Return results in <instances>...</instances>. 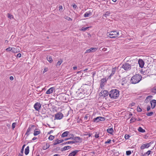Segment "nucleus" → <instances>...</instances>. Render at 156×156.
<instances>
[{
  "label": "nucleus",
  "instance_id": "obj_24",
  "mask_svg": "<svg viewBox=\"0 0 156 156\" xmlns=\"http://www.w3.org/2000/svg\"><path fill=\"white\" fill-rule=\"evenodd\" d=\"M13 49H15V48H14L9 47L6 49V50L7 51H11V50H12V52H14L15 51Z\"/></svg>",
  "mask_w": 156,
  "mask_h": 156
},
{
  "label": "nucleus",
  "instance_id": "obj_38",
  "mask_svg": "<svg viewBox=\"0 0 156 156\" xmlns=\"http://www.w3.org/2000/svg\"><path fill=\"white\" fill-rule=\"evenodd\" d=\"M25 144H24L23 145L22 147V149L21 150V151H20V152L21 153L23 154V151H24V148L25 147Z\"/></svg>",
  "mask_w": 156,
  "mask_h": 156
},
{
  "label": "nucleus",
  "instance_id": "obj_14",
  "mask_svg": "<svg viewBox=\"0 0 156 156\" xmlns=\"http://www.w3.org/2000/svg\"><path fill=\"white\" fill-rule=\"evenodd\" d=\"M101 94H102V96L104 97L107 96L109 94L108 91L106 90H102L101 92Z\"/></svg>",
  "mask_w": 156,
  "mask_h": 156
},
{
  "label": "nucleus",
  "instance_id": "obj_43",
  "mask_svg": "<svg viewBox=\"0 0 156 156\" xmlns=\"http://www.w3.org/2000/svg\"><path fill=\"white\" fill-rule=\"evenodd\" d=\"M153 114V112H151L147 113V115L148 116H151Z\"/></svg>",
  "mask_w": 156,
  "mask_h": 156
},
{
  "label": "nucleus",
  "instance_id": "obj_61",
  "mask_svg": "<svg viewBox=\"0 0 156 156\" xmlns=\"http://www.w3.org/2000/svg\"><path fill=\"white\" fill-rule=\"evenodd\" d=\"M37 139V138L36 137H34L32 139V140H36Z\"/></svg>",
  "mask_w": 156,
  "mask_h": 156
},
{
  "label": "nucleus",
  "instance_id": "obj_25",
  "mask_svg": "<svg viewBox=\"0 0 156 156\" xmlns=\"http://www.w3.org/2000/svg\"><path fill=\"white\" fill-rule=\"evenodd\" d=\"M29 152V146H27V147L25 148V154L26 155H27Z\"/></svg>",
  "mask_w": 156,
  "mask_h": 156
},
{
  "label": "nucleus",
  "instance_id": "obj_22",
  "mask_svg": "<svg viewBox=\"0 0 156 156\" xmlns=\"http://www.w3.org/2000/svg\"><path fill=\"white\" fill-rule=\"evenodd\" d=\"M106 82V80L105 79L103 78L101 80V86L103 87L104 86L105 83Z\"/></svg>",
  "mask_w": 156,
  "mask_h": 156
},
{
  "label": "nucleus",
  "instance_id": "obj_53",
  "mask_svg": "<svg viewBox=\"0 0 156 156\" xmlns=\"http://www.w3.org/2000/svg\"><path fill=\"white\" fill-rule=\"evenodd\" d=\"M151 109V107L149 105H148L147 107V111H149Z\"/></svg>",
  "mask_w": 156,
  "mask_h": 156
},
{
  "label": "nucleus",
  "instance_id": "obj_19",
  "mask_svg": "<svg viewBox=\"0 0 156 156\" xmlns=\"http://www.w3.org/2000/svg\"><path fill=\"white\" fill-rule=\"evenodd\" d=\"M50 147V145L48 143H45V144L42 147V149L44 150H45L47 149L48 148Z\"/></svg>",
  "mask_w": 156,
  "mask_h": 156
},
{
  "label": "nucleus",
  "instance_id": "obj_12",
  "mask_svg": "<svg viewBox=\"0 0 156 156\" xmlns=\"http://www.w3.org/2000/svg\"><path fill=\"white\" fill-rule=\"evenodd\" d=\"M138 62L140 67L142 68L144 67V62L142 59H139L138 60Z\"/></svg>",
  "mask_w": 156,
  "mask_h": 156
},
{
  "label": "nucleus",
  "instance_id": "obj_63",
  "mask_svg": "<svg viewBox=\"0 0 156 156\" xmlns=\"http://www.w3.org/2000/svg\"><path fill=\"white\" fill-rule=\"evenodd\" d=\"M41 113L42 115L44 114H45V112L43 111H42L41 112Z\"/></svg>",
  "mask_w": 156,
  "mask_h": 156
},
{
  "label": "nucleus",
  "instance_id": "obj_39",
  "mask_svg": "<svg viewBox=\"0 0 156 156\" xmlns=\"http://www.w3.org/2000/svg\"><path fill=\"white\" fill-rule=\"evenodd\" d=\"M89 117V115L87 114L84 117V119L85 120H89V119H88V118Z\"/></svg>",
  "mask_w": 156,
  "mask_h": 156
},
{
  "label": "nucleus",
  "instance_id": "obj_34",
  "mask_svg": "<svg viewBox=\"0 0 156 156\" xmlns=\"http://www.w3.org/2000/svg\"><path fill=\"white\" fill-rule=\"evenodd\" d=\"M62 59H60V61H58L57 62L56 65V66H59L61 64V63H62Z\"/></svg>",
  "mask_w": 156,
  "mask_h": 156
},
{
  "label": "nucleus",
  "instance_id": "obj_27",
  "mask_svg": "<svg viewBox=\"0 0 156 156\" xmlns=\"http://www.w3.org/2000/svg\"><path fill=\"white\" fill-rule=\"evenodd\" d=\"M100 117H98L94 119L93 121L94 122H97L100 121Z\"/></svg>",
  "mask_w": 156,
  "mask_h": 156
},
{
  "label": "nucleus",
  "instance_id": "obj_37",
  "mask_svg": "<svg viewBox=\"0 0 156 156\" xmlns=\"http://www.w3.org/2000/svg\"><path fill=\"white\" fill-rule=\"evenodd\" d=\"M90 27H82L81 30L83 31H85L87 30L89 28H90Z\"/></svg>",
  "mask_w": 156,
  "mask_h": 156
},
{
  "label": "nucleus",
  "instance_id": "obj_60",
  "mask_svg": "<svg viewBox=\"0 0 156 156\" xmlns=\"http://www.w3.org/2000/svg\"><path fill=\"white\" fill-rule=\"evenodd\" d=\"M53 132V130H51L49 132H48V134H50L51 133H52Z\"/></svg>",
  "mask_w": 156,
  "mask_h": 156
},
{
  "label": "nucleus",
  "instance_id": "obj_57",
  "mask_svg": "<svg viewBox=\"0 0 156 156\" xmlns=\"http://www.w3.org/2000/svg\"><path fill=\"white\" fill-rule=\"evenodd\" d=\"M14 79L13 77L12 76H10V79L11 80H13Z\"/></svg>",
  "mask_w": 156,
  "mask_h": 156
},
{
  "label": "nucleus",
  "instance_id": "obj_51",
  "mask_svg": "<svg viewBox=\"0 0 156 156\" xmlns=\"http://www.w3.org/2000/svg\"><path fill=\"white\" fill-rule=\"evenodd\" d=\"M63 9L62 6V5H60L59 6V11H62Z\"/></svg>",
  "mask_w": 156,
  "mask_h": 156
},
{
  "label": "nucleus",
  "instance_id": "obj_32",
  "mask_svg": "<svg viewBox=\"0 0 156 156\" xmlns=\"http://www.w3.org/2000/svg\"><path fill=\"white\" fill-rule=\"evenodd\" d=\"M91 13L90 12H86L84 15V16L85 17H87L89 16L90 15Z\"/></svg>",
  "mask_w": 156,
  "mask_h": 156
},
{
  "label": "nucleus",
  "instance_id": "obj_10",
  "mask_svg": "<svg viewBox=\"0 0 156 156\" xmlns=\"http://www.w3.org/2000/svg\"><path fill=\"white\" fill-rule=\"evenodd\" d=\"M150 103L151 104V108L154 109L156 105V100L153 99L150 101Z\"/></svg>",
  "mask_w": 156,
  "mask_h": 156
},
{
  "label": "nucleus",
  "instance_id": "obj_46",
  "mask_svg": "<svg viewBox=\"0 0 156 156\" xmlns=\"http://www.w3.org/2000/svg\"><path fill=\"white\" fill-rule=\"evenodd\" d=\"M111 141V140L110 139H108L106 141H105V144H110Z\"/></svg>",
  "mask_w": 156,
  "mask_h": 156
},
{
  "label": "nucleus",
  "instance_id": "obj_30",
  "mask_svg": "<svg viewBox=\"0 0 156 156\" xmlns=\"http://www.w3.org/2000/svg\"><path fill=\"white\" fill-rule=\"evenodd\" d=\"M122 81L121 84L123 86L126 83V78L125 77L123 78L122 79Z\"/></svg>",
  "mask_w": 156,
  "mask_h": 156
},
{
  "label": "nucleus",
  "instance_id": "obj_20",
  "mask_svg": "<svg viewBox=\"0 0 156 156\" xmlns=\"http://www.w3.org/2000/svg\"><path fill=\"white\" fill-rule=\"evenodd\" d=\"M107 132L110 134H112L114 132L112 128L108 129L106 130Z\"/></svg>",
  "mask_w": 156,
  "mask_h": 156
},
{
  "label": "nucleus",
  "instance_id": "obj_41",
  "mask_svg": "<svg viewBox=\"0 0 156 156\" xmlns=\"http://www.w3.org/2000/svg\"><path fill=\"white\" fill-rule=\"evenodd\" d=\"M142 111V109L140 108V107H139L138 106L137 108V111L138 112H141Z\"/></svg>",
  "mask_w": 156,
  "mask_h": 156
},
{
  "label": "nucleus",
  "instance_id": "obj_49",
  "mask_svg": "<svg viewBox=\"0 0 156 156\" xmlns=\"http://www.w3.org/2000/svg\"><path fill=\"white\" fill-rule=\"evenodd\" d=\"M150 100H150H149V99L148 98H146L145 101V102L146 103H147L149 102V101Z\"/></svg>",
  "mask_w": 156,
  "mask_h": 156
},
{
  "label": "nucleus",
  "instance_id": "obj_44",
  "mask_svg": "<svg viewBox=\"0 0 156 156\" xmlns=\"http://www.w3.org/2000/svg\"><path fill=\"white\" fill-rule=\"evenodd\" d=\"M16 122L13 123L12 124V129H14L16 125Z\"/></svg>",
  "mask_w": 156,
  "mask_h": 156
},
{
  "label": "nucleus",
  "instance_id": "obj_59",
  "mask_svg": "<svg viewBox=\"0 0 156 156\" xmlns=\"http://www.w3.org/2000/svg\"><path fill=\"white\" fill-rule=\"evenodd\" d=\"M71 138H70L69 137V138H66L64 140H65V141H66V140H71Z\"/></svg>",
  "mask_w": 156,
  "mask_h": 156
},
{
  "label": "nucleus",
  "instance_id": "obj_50",
  "mask_svg": "<svg viewBox=\"0 0 156 156\" xmlns=\"http://www.w3.org/2000/svg\"><path fill=\"white\" fill-rule=\"evenodd\" d=\"M100 119H100V121H104L105 120V119L104 117H100Z\"/></svg>",
  "mask_w": 156,
  "mask_h": 156
},
{
  "label": "nucleus",
  "instance_id": "obj_26",
  "mask_svg": "<svg viewBox=\"0 0 156 156\" xmlns=\"http://www.w3.org/2000/svg\"><path fill=\"white\" fill-rule=\"evenodd\" d=\"M47 59L50 63H52L53 62V59L51 56H48Z\"/></svg>",
  "mask_w": 156,
  "mask_h": 156
},
{
  "label": "nucleus",
  "instance_id": "obj_16",
  "mask_svg": "<svg viewBox=\"0 0 156 156\" xmlns=\"http://www.w3.org/2000/svg\"><path fill=\"white\" fill-rule=\"evenodd\" d=\"M116 70V68L114 67L113 68L112 70V73L109 76L108 78H110L111 77L113 76L115 73Z\"/></svg>",
  "mask_w": 156,
  "mask_h": 156
},
{
  "label": "nucleus",
  "instance_id": "obj_7",
  "mask_svg": "<svg viewBox=\"0 0 156 156\" xmlns=\"http://www.w3.org/2000/svg\"><path fill=\"white\" fill-rule=\"evenodd\" d=\"M63 116V114L61 112H58L55 115V117L57 119H62Z\"/></svg>",
  "mask_w": 156,
  "mask_h": 156
},
{
  "label": "nucleus",
  "instance_id": "obj_6",
  "mask_svg": "<svg viewBox=\"0 0 156 156\" xmlns=\"http://www.w3.org/2000/svg\"><path fill=\"white\" fill-rule=\"evenodd\" d=\"M35 126L34 125H32L31 126H30L28 128L25 135H27V136H28L30 134L29 133L30 132L31 133V132L34 130L33 128Z\"/></svg>",
  "mask_w": 156,
  "mask_h": 156
},
{
  "label": "nucleus",
  "instance_id": "obj_62",
  "mask_svg": "<svg viewBox=\"0 0 156 156\" xmlns=\"http://www.w3.org/2000/svg\"><path fill=\"white\" fill-rule=\"evenodd\" d=\"M73 69L74 70H76L77 69V67L76 66H74L73 67Z\"/></svg>",
  "mask_w": 156,
  "mask_h": 156
},
{
  "label": "nucleus",
  "instance_id": "obj_48",
  "mask_svg": "<svg viewBox=\"0 0 156 156\" xmlns=\"http://www.w3.org/2000/svg\"><path fill=\"white\" fill-rule=\"evenodd\" d=\"M69 136H71L70 137V138H71V140H72L73 138H74V135L73 134H70Z\"/></svg>",
  "mask_w": 156,
  "mask_h": 156
},
{
  "label": "nucleus",
  "instance_id": "obj_40",
  "mask_svg": "<svg viewBox=\"0 0 156 156\" xmlns=\"http://www.w3.org/2000/svg\"><path fill=\"white\" fill-rule=\"evenodd\" d=\"M131 153V151H126V154L127 156L130 155Z\"/></svg>",
  "mask_w": 156,
  "mask_h": 156
},
{
  "label": "nucleus",
  "instance_id": "obj_2",
  "mask_svg": "<svg viewBox=\"0 0 156 156\" xmlns=\"http://www.w3.org/2000/svg\"><path fill=\"white\" fill-rule=\"evenodd\" d=\"M119 90L115 89H112L109 92V96L111 98L116 99L119 96Z\"/></svg>",
  "mask_w": 156,
  "mask_h": 156
},
{
  "label": "nucleus",
  "instance_id": "obj_18",
  "mask_svg": "<svg viewBox=\"0 0 156 156\" xmlns=\"http://www.w3.org/2000/svg\"><path fill=\"white\" fill-rule=\"evenodd\" d=\"M64 141V140H59L58 139H57L56 140V142L57 141V142H54L53 144L54 145H56L57 144H60V143L63 142Z\"/></svg>",
  "mask_w": 156,
  "mask_h": 156
},
{
  "label": "nucleus",
  "instance_id": "obj_55",
  "mask_svg": "<svg viewBox=\"0 0 156 156\" xmlns=\"http://www.w3.org/2000/svg\"><path fill=\"white\" fill-rule=\"evenodd\" d=\"M73 8H74V9H76V8L77 7V6L75 4H74L73 5Z\"/></svg>",
  "mask_w": 156,
  "mask_h": 156
},
{
  "label": "nucleus",
  "instance_id": "obj_4",
  "mask_svg": "<svg viewBox=\"0 0 156 156\" xmlns=\"http://www.w3.org/2000/svg\"><path fill=\"white\" fill-rule=\"evenodd\" d=\"M137 64V63H134V65H132L128 63L125 62L122 64L121 68L124 69L125 70L128 71L131 69L132 66Z\"/></svg>",
  "mask_w": 156,
  "mask_h": 156
},
{
  "label": "nucleus",
  "instance_id": "obj_28",
  "mask_svg": "<svg viewBox=\"0 0 156 156\" xmlns=\"http://www.w3.org/2000/svg\"><path fill=\"white\" fill-rule=\"evenodd\" d=\"M138 130L140 132H141V133H144L145 132V130L143 129L141 127H139L138 129Z\"/></svg>",
  "mask_w": 156,
  "mask_h": 156
},
{
  "label": "nucleus",
  "instance_id": "obj_52",
  "mask_svg": "<svg viewBox=\"0 0 156 156\" xmlns=\"http://www.w3.org/2000/svg\"><path fill=\"white\" fill-rule=\"evenodd\" d=\"M16 56H17V57L20 58L21 57V54L19 53Z\"/></svg>",
  "mask_w": 156,
  "mask_h": 156
},
{
  "label": "nucleus",
  "instance_id": "obj_23",
  "mask_svg": "<svg viewBox=\"0 0 156 156\" xmlns=\"http://www.w3.org/2000/svg\"><path fill=\"white\" fill-rule=\"evenodd\" d=\"M69 133V132L67 131H65L61 135V137H63L67 136L68 135Z\"/></svg>",
  "mask_w": 156,
  "mask_h": 156
},
{
  "label": "nucleus",
  "instance_id": "obj_36",
  "mask_svg": "<svg viewBox=\"0 0 156 156\" xmlns=\"http://www.w3.org/2000/svg\"><path fill=\"white\" fill-rule=\"evenodd\" d=\"M55 138L54 136L51 135L49 136L48 137V139L49 140H52L54 139Z\"/></svg>",
  "mask_w": 156,
  "mask_h": 156
},
{
  "label": "nucleus",
  "instance_id": "obj_15",
  "mask_svg": "<svg viewBox=\"0 0 156 156\" xmlns=\"http://www.w3.org/2000/svg\"><path fill=\"white\" fill-rule=\"evenodd\" d=\"M79 151V150H78L74 151L70 153L68 155V156H76L77 153H78Z\"/></svg>",
  "mask_w": 156,
  "mask_h": 156
},
{
  "label": "nucleus",
  "instance_id": "obj_5",
  "mask_svg": "<svg viewBox=\"0 0 156 156\" xmlns=\"http://www.w3.org/2000/svg\"><path fill=\"white\" fill-rule=\"evenodd\" d=\"M81 138H80V137L79 136H76L75 137L73 138L72 141L73 142V144H75L76 143H78L81 141Z\"/></svg>",
  "mask_w": 156,
  "mask_h": 156
},
{
  "label": "nucleus",
  "instance_id": "obj_33",
  "mask_svg": "<svg viewBox=\"0 0 156 156\" xmlns=\"http://www.w3.org/2000/svg\"><path fill=\"white\" fill-rule=\"evenodd\" d=\"M73 142L72 141H67L66 142H65V143H63L62 144V145H65V144H73Z\"/></svg>",
  "mask_w": 156,
  "mask_h": 156
},
{
  "label": "nucleus",
  "instance_id": "obj_3",
  "mask_svg": "<svg viewBox=\"0 0 156 156\" xmlns=\"http://www.w3.org/2000/svg\"><path fill=\"white\" fill-rule=\"evenodd\" d=\"M107 35V36L109 37L110 38H114L118 37L119 34L118 30H115L110 31L109 32H108Z\"/></svg>",
  "mask_w": 156,
  "mask_h": 156
},
{
  "label": "nucleus",
  "instance_id": "obj_56",
  "mask_svg": "<svg viewBox=\"0 0 156 156\" xmlns=\"http://www.w3.org/2000/svg\"><path fill=\"white\" fill-rule=\"evenodd\" d=\"M135 105V103L134 102H133L130 105L131 106H134Z\"/></svg>",
  "mask_w": 156,
  "mask_h": 156
},
{
  "label": "nucleus",
  "instance_id": "obj_58",
  "mask_svg": "<svg viewBox=\"0 0 156 156\" xmlns=\"http://www.w3.org/2000/svg\"><path fill=\"white\" fill-rule=\"evenodd\" d=\"M99 137V135L97 134H96L95 136V137L96 138H98Z\"/></svg>",
  "mask_w": 156,
  "mask_h": 156
},
{
  "label": "nucleus",
  "instance_id": "obj_17",
  "mask_svg": "<svg viewBox=\"0 0 156 156\" xmlns=\"http://www.w3.org/2000/svg\"><path fill=\"white\" fill-rule=\"evenodd\" d=\"M39 129H35L34 131V135L35 136H36L38 135L41 132L40 130L39 131H37V130H38Z\"/></svg>",
  "mask_w": 156,
  "mask_h": 156
},
{
  "label": "nucleus",
  "instance_id": "obj_21",
  "mask_svg": "<svg viewBox=\"0 0 156 156\" xmlns=\"http://www.w3.org/2000/svg\"><path fill=\"white\" fill-rule=\"evenodd\" d=\"M71 148V146H66L63 147V148H62L61 149V151H65L66 150L69 149H70Z\"/></svg>",
  "mask_w": 156,
  "mask_h": 156
},
{
  "label": "nucleus",
  "instance_id": "obj_47",
  "mask_svg": "<svg viewBox=\"0 0 156 156\" xmlns=\"http://www.w3.org/2000/svg\"><path fill=\"white\" fill-rule=\"evenodd\" d=\"M136 119L134 118H132L130 121L131 122H133L136 120Z\"/></svg>",
  "mask_w": 156,
  "mask_h": 156
},
{
  "label": "nucleus",
  "instance_id": "obj_29",
  "mask_svg": "<svg viewBox=\"0 0 156 156\" xmlns=\"http://www.w3.org/2000/svg\"><path fill=\"white\" fill-rule=\"evenodd\" d=\"M151 153H152V152L150 150H149L147 151L144 154H143L142 155L143 156H145L146 155H149V154H150Z\"/></svg>",
  "mask_w": 156,
  "mask_h": 156
},
{
  "label": "nucleus",
  "instance_id": "obj_35",
  "mask_svg": "<svg viewBox=\"0 0 156 156\" xmlns=\"http://www.w3.org/2000/svg\"><path fill=\"white\" fill-rule=\"evenodd\" d=\"M110 12H109L107 11L103 15V16L105 17H106L107 16H109Z\"/></svg>",
  "mask_w": 156,
  "mask_h": 156
},
{
  "label": "nucleus",
  "instance_id": "obj_11",
  "mask_svg": "<svg viewBox=\"0 0 156 156\" xmlns=\"http://www.w3.org/2000/svg\"><path fill=\"white\" fill-rule=\"evenodd\" d=\"M97 50L96 48H91L86 50V53L94 52Z\"/></svg>",
  "mask_w": 156,
  "mask_h": 156
},
{
  "label": "nucleus",
  "instance_id": "obj_64",
  "mask_svg": "<svg viewBox=\"0 0 156 156\" xmlns=\"http://www.w3.org/2000/svg\"><path fill=\"white\" fill-rule=\"evenodd\" d=\"M54 156H60V155L59 154H56L54 155Z\"/></svg>",
  "mask_w": 156,
  "mask_h": 156
},
{
  "label": "nucleus",
  "instance_id": "obj_9",
  "mask_svg": "<svg viewBox=\"0 0 156 156\" xmlns=\"http://www.w3.org/2000/svg\"><path fill=\"white\" fill-rule=\"evenodd\" d=\"M151 143H146L142 144L140 147L141 149L143 150L145 148H147L150 146Z\"/></svg>",
  "mask_w": 156,
  "mask_h": 156
},
{
  "label": "nucleus",
  "instance_id": "obj_13",
  "mask_svg": "<svg viewBox=\"0 0 156 156\" xmlns=\"http://www.w3.org/2000/svg\"><path fill=\"white\" fill-rule=\"evenodd\" d=\"M55 88L54 87H51L46 92L47 94H50L52 93L54 90H55Z\"/></svg>",
  "mask_w": 156,
  "mask_h": 156
},
{
  "label": "nucleus",
  "instance_id": "obj_8",
  "mask_svg": "<svg viewBox=\"0 0 156 156\" xmlns=\"http://www.w3.org/2000/svg\"><path fill=\"white\" fill-rule=\"evenodd\" d=\"M41 107V104L39 102H37L35 103L34 105V107L35 108L36 110L38 111L40 109V108Z\"/></svg>",
  "mask_w": 156,
  "mask_h": 156
},
{
  "label": "nucleus",
  "instance_id": "obj_1",
  "mask_svg": "<svg viewBox=\"0 0 156 156\" xmlns=\"http://www.w3.org/2000/svg\"><path fill=\"white\" fill-rule=\"evenodd\" d=\"M142 77L141 75L139 74H136L131 78L130 82L131 83L135 84L138 83L141 80Z\"/></svg>",
  "mask_w": 156,
  "mask_h": 156
},
{
  "label": "nucleus",
  "instance_id": "obj_54",
  "mask_svg": "<svg viewBox=\"0 0 156 156\" xmlns=\"http://www.w3.org/2000/svg\"><path fill=\"white\" fill-rule=\"evenodd\" d=\"M147 98L149 99L152 98H153V96L151 95H150L147 96Z\"/></svg>",
  "mask_w": 156,
  "mask_h": 156
},
{
  "label": "nucleus",
  "instance_id": "obj_45",
  "mask_svg": "<svg viewBox=\"0 0 156 156\" xmlns=\"http://www.w3.org/2000/svg\"><path fill=\"white\" fill-rule=\"evenodd\" d=\"M130 137V136L127 134H126L125 136V138L126 139H128Z\"/></svg>",
  "mask_w": 156,
  "mask_h": 156
},
{
  "label": "nucleus",
  "instance_id": "obj_42",
  "mask_svg": "<svg viewBox=\"0 0 156 156\" xmlns=\"http://www.w3.org/2000/svg\"><path fill=\"white\" fill-rule=\"evenodd\" d=\"M7 15L8 17L10 19H11L12 18H13V16L11 15L10 13H8Z\"/></svg>",
  "mask_w": 156,
  "mask_h": 156
},
{
  "label": "nucleus",
  "instance_id": "obj_31",
  "mask_svg": "<svg viewBox=\"0 0 156 156\" xmlns=\"http://www.w3.org/2000/svg\"><path fill=\"white\" fill-rule=\"evenodd\" d=\"M151 91L154 94H156V87H154L152 88L151 90Z\"/></svg>",
  "mask_w": 156,
  "mask_h": 156
}]
</instances>
